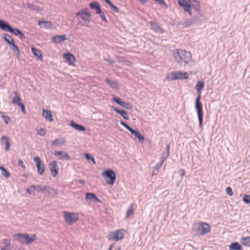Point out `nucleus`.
<instances>
[{
	"label": "nucleus",
	"mask_w": 250,
	"mask_h": 250,
	"mask_svg": "<svg viewBox=\"0 0 250 250\" xmlns=\"http://www.w3.org/2000/svg\"><path fill=\"white\" fill-rule=\"evenodd\" d=\"M173 57L175 61L181 67H190L195 64L190 52L177 49L173 51Z\"/></svg>",
	"instance_id": "nucleus-1"
},
{
	"label": "nucleus",
	"mask_w": 250,
	"mask_h": 250,
	"mask_svg": "<svg viewBox=\"0 0 250 250\" xmlns=\"http://www.w3.org/2000/svg\"><path fill=\"white\" fill-rule=\"evenodd\" d=\"M195 108L197 113L199 121V126L201 129L203 128V104L201 102V95H198L196 97L195 102Z\"/></svg>",
	"instance_id": "nucleus-2"
},
{
	"label": "nucleus",
	"mask_w": 250,
	"mask_h": 250,
	"mask_svg": "<svg viewBox=\"0 0 250 250\" xmlns=\"http://www.w3.org/2000/svg\"><path fill=\"white\" fill-rule=\"evenodd\" d=\"M76 16L80 17L83 20V23L79 22L81 26H86L90 21L91 14L87 8H84L78 12L76 14Z\"/></svg>",
	"instance_id": "nucleus-3"
},
{
	"label": "nucleus",
	"mask_w": 250,
	"mask_h": 250,
	"mask_svg": "<svg viewBox=\"0 0 250 250\" xmlns=\"http://www.w3.org/2000/svg\"><path fill=\"white\" fill-rule=\"evenodd\" d=\"M102 176L105 178L108 184L113 185L116 179L115 171L112 169H106L102 172Z\"/></svg>",
	"instance_id": "nucleus-4"
},
{
	"label": "nucleus",
	"mask_w": 250,
	"mask_h": 250,
	"mask_svg": "<svg viewBox=\"0 0 250 250\" xmlns=\"http://www.w3.org/2000/svg\"><path fill=\"white\" fill-rule=\"evenodd\" d=\"M63 214L65 222L68 225H72L79 219V215L78 213L64 211H63Z\"/></svg>",
	"instance_id": "nucleus-5"
},
{
	"label": "nucleus",
	"mask_w": 250,
	"mask_h": 250,
	"mask_svg": "<svg viewBox=\"0 0 250 250\" xmlns=\"http://www.w3.org/2000/svg\"><path fill=\"white\" fill-rule=\"evenodd\" d=\"M194 230L196 231L197 235H203L210 232V226L207 223L200 222L195 226Z\"/></svg>",
	"instance_id": "nucleus-6"
},
{
	"label": "nucleus",
	"mask_w": 250,
	"mask_h": 250,
	"mask_svg": "<svg viewBox=\"0 0 250 250\" xmlns=\"http://www.w3.org/2000/svg\"><path fill=\"white\" fill-rule=\"evenodd\" d=\"M125 230L124 229H121L115 231H111L108 234V239L109 240L119 241L124 237V233Z\"/></svg>",
	"instance_id": "nucleus-7"
},
{
	"label": "nucleus",
	"mask_w": 250,
	"mask_h": 250,
	"mask_svg": "<svg viewBox=\"0 0 250 250\" xmlns=\"http://www.w3.org/2000/svg\"><path fill=\"white\" fill-rule=\"evenodd\" d=\"M0 28L2 30L8 31L18 36L20 30L18 28H13L7 22L0 20Z\"/></svg>",
	"instance_id": "nucleus-8"
},
{
	"label": "nucleus",
	"mask_w": 250,
	"mask_h": 250,
	"mask_svg": "<svg viewBox=\"0 0 250 250\" xmlns=\"http://www.w3.org/2000/svg\"><path fill=\"white\" fill-rule=\"evenodd\" d=\"M188 78V74L187 72H182L181 71L171 72L167 76V79L171 80L187 79Z\"/></svg>",
	"instance_id": "nucleus-9"
},
{
	"label": "nucleus",
	"mask_w": 250,
	"mask_h": 250,
	"mask_svg": "<svg viewBox=\"0 0 250 250\" xmlns=\"http://www.w3.org/2000/svg\"><path fill=\"white\" fill-rule=\"evenodd\" d=\"M37 169V173L40 175H42L45 171V165L40 157L36 156L33 159Z\"/></svg>",
	"instance_id": "nucleus-10"
},
{
	"label": "nucleus",
	"mask_w": 250,
	"mask_h": 250,
	"mask_svg": "<svg viewBox=\"0 0 250 250\" xmlns=\"http://www.w3.org/2000/svg\"><path fill=\"white\" fill-rule=\"evenodd\" d=\"M43 193H46L47 195L52 198H56L58 197L59 191L57 189L53 188L47 186H44Z\"/></svg>",
	"instance_id": "nucleus-11"
},
{
	"label": "nucleus",
	"mask_w": 250,
	"mask_h": 250,
	"mask_svg": "<svg viewBox=\"0 0 250 250\" xmlns=\"http://www.w3.org/2000/svg\"><path fill=\"white\" fill-rule=\"evenodd\" d=\"M49 168L52 175L55 177L59 173V167L56 161H52L49 165Z\"/></svg>",
	"instance_id": "nucleus-12"
},
{
	"label": "nucleus",
	"mask_w": 250,
	"mask_h": 250,
	"mask_svg": "<svg viewBox=\"0 0 250 250\" xmlns=\"http://www.w3.org/2000/svg\"><path fill=\"white\" fill-rule=\"evenodd\" d=\"M178 4L181 7L183 8L185 11L188 12L189 15L192 14L190 10L189 0L188 1H187L186 0H179Z\"/></svg>",
	"instance_id": "nucleus-13"
},
{
	"label": "nucleus",
	"mask_w": 250,
	"mask_h": 250,
	"mask_svg": "<svg viewBox=\"0 0 250 250\" xmlns=\"http://www.w3.org/2000/svg\"><path fill=\"white\" fill-rule=\"evenodd\" d=\"M110 107L111 109H112L117 114H119L120 116H121L124 119L126 120H129V116L127 111L123 109H119L116 107H114V106H111Z\"/></svg>",
	"instance_id": "nucleus-14"
},
{
	"label": "nucleus",
	"mask_w": 250,
	"mask_h": 250,
	"mask_svg": "<svg viewBox=\"0 0 250 250\" xmlns=\"http://www.w3.org/2000/svg\"><path fill=\"white\" fill-rule=\"evenodd\" d=\"M85 200L86 201H93L94 203H101V200L96 196L95 193L92 192H86L85 193Z\"/></svg>",
	"instance_id": "nucleus-15"
},
{
	"label": "nucleus",
	"mask_w": 250,
	"mask_h": 250,
	"mask_svg": "<svg viewBox=\"0 0 250 250\" xmlns=\"http://www.w3.org/2000/svg\"><path fill=\"white\" fill-rule=\"evenodd\" d=\"M54 154L55 156H58L59 157V159L60 160H71L70 156L65 151L55 150L54 151Z\"/></svg>",
	"instance_id": "nucleus-16"
},
{
	"label": "nucleus",
	"mask_w": 250,
	"mask_h": 250,
	"mask_svg": "<svg viewBox=\"0 0 250 250\" xmlns=\"http://www.w3.org/2000/svg\"><path fill=\"white\" fill-rule=\"evenodd\" d=\"M0 142L2 145L4 144L5 146V151H9L10 149L11 144L9 138L3 136L1 138Z\"/></svg>",
	"instance_id": "nucleus-17"
},
{
	"label": "nucleus",
	"mask_w": 250,
	"mask_h": 250,
	"mask_svg": "<svg viewBox=\"0 0 250 250\" xmlns=\"http://www.w3.org/2000/svg\"><path fill=\"white\" fill-rule=\"evenodd\" d=\"M63 57L69 62L70 65H74L76 62L75 56L71 53H65L63 55Z\"/></svg>",
	"instance_id": "nucleus-18"
},
{
	"label": "nucleus",
	"mask_w": 250,
	"mask_h": 250,
	"mask_svg": "<svg viewBox=\"0 0 250 250\" xmlns=\"http://www.w3.org/2000/svg\"><path fill=\"white\" fill-rule=\"evenodd\" d=\"M132 135H134L136 138L138 139L141 143H143L145 141L144 136L138 130L132 129L130 131Z\"/></svg>",
	"instance_id": "nucleus-19"
},
{
	"label": "nucleus",
	"mask_w": 250,
	"mask_h": 250,
	"mask_svg": "<svg viewBox=\"0 0 250 250\" xmlns=\"http://www.w3.org/2000/svg\"><path fill=\"white\" fill-rule=\"evenodd\" d=\"M36 235L35 234L31 235L28 233H25V245H29L32 244L35 240Z\"/></svg>",
	"instance_id": "nucleus-20"
},
{
	"label": "nucleus",
	"mask_w": 250,
	"mask_h": 250,
	"mask_svg": "<svg viewBox=\"0 0 250 250\" xmlns=\"http://www.w3.org/2000/svg\"><path fill=\"white\" fill-rule=\"evenodd\" d=\"M70 125L73 128L75 129L76 130H77L79 131L83 132V131H85V130H86V128L84 126H83L81 125L75 123L73 121H70Z\"/></svg>",
	"instance_id": "nucleus-21"
},
{
	"label": "nucleus",
	"mask_w": 250,
	"mask_h": 250,
	"mask_svg": "<svg viewBox=\"0 0 250 250\" xmlns=\"http://www.w3.org/2000/svg\"><path fill=\"white\" fill-rule=\"evenodd\" d=\"M190 3V7L192 8L195 11L199 12L200 11V2L196 0H189Z\"/></svg>",
	"instance_id": "nucleus-22"
},
{
	"label": "nucleus",
	"mask_w": 250,
	"mask_h": 250,
	"mask_svg": "<svg viewBox=\"0 0 250 250\" xmlns=\"http://www.w3.org/2000/svg\"><path fill=\"white\" fill-rule=\"evenodd\" d=\"M42 116L48 121L52 122L54 120V118L50 110L43 109Z\"/></svg>",
	"instance_id": "nucleus-23"
},
{
	"label": "nucleus",
	"mask_w": 250,
	"mask_h": 250,
	"mask_svg": "<svg viewBox=\"0 0 250 250\" xmlns=\"http://www.w3.org/2000/svg\"><path fill=\"white\" fill-rule=\"evenodd\" d=\"M151 26V29L154 30L155 32L163 33L164 30L156 22L153 21H151L149 22Z\"/></svg>",
	"instance_id": "nucleus-24"
},
{
	"label": "nucleus",
	"mask_w": 250,
	"mask_h": 250,
	"mask_svg": "<svg viewBox=\"0 0 250 250\" xmlns=\"http://www.w3.org/2000/svg\"><path fill=\"white\" fill-rule=\"evenodd\" d=\"M89 7L93 9L96 10V12L97 14H100L102 13V9L99 3L98 2H93L89 4Z\"/></svg>",
	"instance_id": "nucleus-25"
},
{
	"label": "nucleus",
	"mask_w": 250,
	"mask_h": 250,
	"mask_svg": "<svg viewBox=\"0 0 250 250\" xmlns=\"http://www.w3.org/2000/svg\"><path fill=\"white\" fill-rule=\"evenodd\" d=\"M66 40V36L65 35L55 36L52 38L53 42L56 43H61Z\"/></svg>",
	"instance_id": "nucleus-26"
},
{
	"label": "nucleus",
	"mask_w": 250,
	"mask_h": 250,
	"mask_svg": "<svg viewBox=\"0 0 250 250\" xmlns=\"http://www.w3.org/2000/svg\"><path fill=\"white\" fill-rule=\"evenodd\" d=\"M65 143L64 139L62 138H57L50 142L52 146H59L61 145H64Z\"/></svg>",
	"instance_id": "nucleus-27"
},
{
	"label": "nucleus",
	"mask_w": 250,
	"mask_h": 250,
	"mask_svg": "<svg viewBox=\"0 0 250 250\" xmlns=\"http://www.w3.org/2000/svg\"><path fill=\"white\" fill-rule=\"evenodd\" d=\"M38 24L41 26V27L44 28H51L53 25L51 21L43 20L39 21H38Z\"/></svg>",
	"instance_id": "nucleus-28"
},
{
	"label": "nucleus",
	"mask_w": 250,
	"mask_h": 250,
	"mask_svg": "<svg viewBox=\"0 0 250 250\" xmlns=\"http://www.w3.org/2000/svg\"><path fill=\"white\" fill-rule=\"evenodd\" d=\"M31 51L35 57H36L38 59L42 61V55L41 50L34 47H32Z\"/></svg>",
	"instance_id": "nucleus-29"
},
{
	"label": "nucleus",
	"mask_w": 250,
	"mask_h": 250,
	"mask_svg": "<svg viewBox=\"0 0 250 250\" xmlns=\"http://www.w3.org/2000/svg\"><path fill=\"white\" fill-rule=\"evenodd\" d=\"M16 240L18 241L21 244L25 245V233H17L14 235Z\"/></svg>",
	"instance_id": "nucleus-30"
},
{
	"label": "nucleus",
	"mask_w": 250,
	"mask_h": 250,
	"mask_svg": "<svg viewBox=\"0 0 250 250\" xmlns=\"http://www.w3.org/2000/svg\"><path fill=\"white\" fill-rule=\"evenodd\" d=\"M229 250H243L241 245L237 242L231 243L229 246Z\"/></svg>",
	"instance_id": "nucleus-31"
},
{
	"label": "nucleus",
	"mask_w": 250,
	"mask_h": 250,
	"mask_svg": "<svg viewBox=\"0 0 250 250\" xmlns=\"http://www.w3.org/2000/svg\"><path fill=\"white\" fill-rule=\"evenodd\" d=\"M240 242L243 246L246 247H250V237H242L240 240Z\"/></svg>",
	"instance_id": "nucleus-32"
},
{
	"label": "nucleus",
	"mask_w": 250,
	"mask_h": 250,
	"mask_svg": "<svg viewBox=\"0 0 250 250\" xmlns=\"http://www.w3.org/2000/svg\"><path fill=\"white\" fill-rule=\"evenodd\" d=\"M193 19L194 20V21L195 24L199 22H202L205 19V17L204 15L200 13H199L198 14H197L196 16L193 17Z\"/></svg>",
	"instance_id": "nucleus-33"
},
{
	"label": "nucleus",
	"mask_w": 250,
	"mask_h": 250,
	"mask_svg": "<svg viewBox=\"0 0 250 250\" xmlns=\"http://www.w3.org/2000/svg\"><path fill=\"white\" fill-rule=\"evenodd\" d=\"M193 17L191 19H186L184 21L183 25L184 27H188L192 25L195 24Z\"/></svg>",
	"instance_id": "nucleus-34"
},
{
	"label": "nucleus",
	"mask_w": 250,
	"mask_h": 250,
	"mask_svg": "<svg viewBox=\"0 0 250 250\" xmlns=\"http://www.w3.org/2000/svg\"><path fill=\"white\" fill-rule=\"evenodd\" d=\"M204 86L203 81H199L197 83L195 88L198 94H201V91Z\"/></svg>",
	"instance_id": "nucleus-35"
},
{
	"label": "nucleus",
	"mask_w": 250,
	"mask_h": 250,
	"mask_svg": "<svg viewBox=\"0 0 250 250\" xmlns=\"http://www.w3.org/2000/svg\"><path fill=\"white\" fill-rule=\"evenodd\" d=\"M105 81L112 88L116 89L118 87V84L116 82L109 79H106Z\"/></svg>",
	"instance_id": "nucleus-36"
},
{
	"label": "nucleus",
	"mask_w": 250,
	"mask_h": 250,
	"mask_svg": "<svg viewBox=\"0 0 250 250\" xmlns=\"http://www.w3.org/2000/svg\"><path fill=\"white\" fill-rule=\"evenodd\" d=\"M0 170L1 171V174L2 176L6 178L10 177V173L3 166H0Z\"/></svg>",
	"instance_id": "nucleus-37"
},
{
	"label": "nucleus",
	"mask_w": 250,
	"mask_h": 250,
	"mask_svg": "<svg viewBox=\"0 0 250 250\" xmlns=\"http://www.w3.org/2000/svg\"><path fill=\"white\" fill-rule=\"evenodd\" d=\"M0 116L5 124H9L10 121V118L8 116L5 115L4 113L1 111H0Z\"/></svg>",
	"instance_id": "nucleus-38"
},
{
	"label": "nucleus",
	"mask_w": 250,
	"mask_h": 250,
	"mask_svg": "<svg viewBox=\"0 0 250 250\" xmlns=\"http://www.w3.org/2000/svg\"><path fill=\"white\" fill-rule=\"evenodd\" d=\"M36 187L38 188L39 187L38 186H35L34 185H31L28 188H27L26 189V192L30 195H35V188H36Z\"/></svg>",
	"instance_id": "nucleus-39"
},
{
	"label": "nucleus",
	"mask_w": 250,
	"mask_h": 250,
	"mask_svg": "<svg viewBox=\"0 0 250 250\" xmlns=\"http://www.w3.org/2000/svg\"><path fill=\"white\" fill-rule=\"evenodd\" d=\"M12 103L18 105L22 103L21 99L19 97V95H15V97L12 99Z\"/></svg>",
	"instance_id": "nucleus-40"
},
{
	"label": "nucleus",
	"mask_w": 250,
	"mask_h": 250,
	"mask_svg": "<svg viewBox=\"0 0 250 250\" xmlns=\"http://www.w3.org/2000/svg\"><path fill=\"white\" fill-rule=\"evenodd\" d=\"M134 204H130L129 208L127 209L126 213V218H128L134 213Z\"/></svg>",
	"instance_id": "nucleus-41"
},
{
	"label": "nucleus",
	"mask_w": 250,
	"mask_h": 250,
	"mask_svg": "<svg viewBox=\"0 0 250 250\" xmlns=\"http://www.w3.org/2000/svg\"><path fill=\"white\" fill-rule=\"evenodd\" d=\"M84 156L88 161L91 162L93 164H96L95 159L91 154L89 153H85Z\"/></svg>",
	"instance_id": "nucleus-42"
},
{
	"label": "nucleus",
	"mask_w": 250,
	"mask_h": 250,
	"mask_svg": "<svg viewBox=\"0 0 250 250\" xmlns=\"http://www.w3.org/2000/svg\"><path fill=\"white\" fill-rule=\"evenodd\" d=\"M26 6L31 9V10H34V11H39L40 9V7L36 5H34L33 4H31L30 3H28L27 2L26 4Z\"/></svg>",
	"instance_id": "nucleus-43"
},
{
	"label": "nucleus",
	"mask_w": 250,
	"mask_h": 250,
	"mask_svg": "<svg viewBox=\"0 0 250 250\" xmlns=\"http://www.w3.org/2000/svg\"><path fill=\"white\" fill-rule=\"evenodd\" d=\"M4 40L9 44H10L12 42H14L11 36L7 34H5L4 35Z\"/></svg>",
	"instance_id": "nucleus-44"
},
{
	"label": "nucleus",
	"mask_w": 250,
	"mask_h": 250,
	"mask_svg": "<svg viewBox=\"0 0 250 250\" xmlns=\"http://www.w3.org/2000/svg\"><path fill=\"white\" fill-rule=\"evenodd\" d=\"M121 106L127 110H131L132 108V105L131 103L124 101L121 105Z\"/></svg>",
	"instance_id": "nucleus-45"
},
{
	"label": "nucleus",
	"mask_w": 250,
	"mask_h": 250,
	"mask_svg": "<svg viewBox=\"0 0 250 250\" xmlns=\"http://www.w3.org/2000/svg\"><path fill=\"white\" fill-rule=\"evenodd\" d=\"M113 101L116 104H118L119 105H120V106H121V105L124 102V101H122V100L118 97H115L114 96V95H113Z\"/></svg>",
	"instance_id": "nucleus-46"
},
{
	"label": "nucleus",
	"mask_w": 250,
	"mask_h": 250,
	"mask_svg": "<svg viewBox=\"0 0 250 250\" xmlns=\"http://www.w3.org/2000/svg\"><path fill=\"white\" fill-rule=\"evenodd\" d=\"M243 201L246 204H250V195L245 194L243 197Z\"/></svg>",
	"instance_id": "nucleus-47"
},
{
	"label": "nucleus",
	"mask_w": 250,
	"mask_h": 250,
	"mask_svg": "<svg viewBox=\"0 0 250 250\" xmlns=\"http://www.w3.org/2000/svg\"><path fill=\"white\" fill-rule=\"evenodd\" d=\"M120 124L124 126L129 132L132 129V128H131L126 122H124V121L121 120L120 121Z\"/></svg>",
	"instance_id": "nucleus-48"
},
{
	"label": "nucleus",
	"mask_w": 250,
	"mask_h": 250,
	"mask_svg": "<svg viewBox=\"0 0 250 250\" xmlns=\"http://www.w3.org/2000/svg\"><path fill=\"white\" fill-rule=\"evenodd\" d=\"M46 133V130L45 128H40L38 130L37 134L41 136H44Z\"/></svg>",
	"instance_id": "nucleus-49"
},
{
	"label": "nucleus",
	"mask_w": 250,
	"mask_h": 250,
	"mask_svg": "<svg viewBox=\"0 0 250 250\" xmlns=\"http://www.w3.org/2000/svg\"><path fill=\"white\" fill-rule=\"evenodd\" d=\"M10 45H11V49L14 52H19V48L18 46L16 44H15L14 42H12Z\"/></svg>",
	"instance_id": "nucleus-50"
},
{
	"label": "nucleus",
	"mask_w": 250,
	"mask_h": 250,
	"mask_svg": "<svg viewBox=\"0 0 250 250\" xmlns=\"http://www.w3.org/2000/svg\"><path fill=\"white\" fill-rule=\"evenodd\" d=\"M169 156V153L163 154L162 156L160 158V161L162 162V163H164V162L167 160V159L168 157Z\"/></svg>",
	"instance_id": "nucleus-51"
},
{
	"label": "nucleus",
	"mask_w": 250,
	"mask_h": 250,
	"mask_svg": "<svg viewBox=\"0 0 250 250\" xmlns=\"http://www.w3.org/2000/svg\"><path fill=\"white\" fill-rule=\"evenodd\" d=\"M226 193L227 194V195H229V196H232L233 195V191H232V188L231 187H228L226 188Z\"/></svg>",
	"instance_id": "nucleus-52"
},
{
	"label": "nucleus",
	"mask_w": 250,
	"mask_h": 250,
	"mask_svg": "<svg viewBox=\"0 0 250 250\" xmlns=\"http://www.w3.org/2000/svg\"><path fill=\"white\" fill-rule=\"evenodd\" d=\"M3 242V244L5 245V247H9L11 245V241L10 239H4L2 240Z\"/></svg>",
	"instance_id": "nucleus-53"
},
{
	"label": "nucleus",
	"mask_w": 250,
	"mask_h": 250,
	"mask_svg": "<svg viewBox=\"0 0 250 250\" xmlns=\"http://www.w3.org/2000/svg\"><path fill=\"white\" fill-rule=\"evenodd\" d=\"M18 106L20 107L21 111L23 113L25 114L26 113L25 105L22 103L20 104Z\"/></svg>",
	"instance_id": "nucleus-54"
},
{
	"label": "nucleus",
	"mask_w": 250,
	"mask_h": 250,
	"mask_svg": "<svg viewBox=\"0 0 250 250\" xmlns=\"http://www.w3.org/2000/svg\"><path fill=\"white\" fill-rule=\"evenodd\" d=\"M18 164L19 166L21 167L22 168H23L24 169L25 168V166L22 160H21V159L19 160L18 162Z\"/></svg>",
	"instance_id": "nucleus-55"
},
{
	"label": "nucleus",
	"mask_w": 250,
	"mask_h": 250,
	"mask_svg": "<svg viewBox=\"0 0 250 250\" xmlns=\"http://www.w3.org/2000/svg\"><path fill=\"white\" fill-rule=\"evenodd\" d=\"M163 163L160 161L158 163H157L155 166L154 167L156 169H157L159 171V169L162 167Z\"/></svg>",
	"instance_id": "nucleus-56"
},
{
	"label": "nucleus",
	"mask_w": 250,
	"mask_h": 250,
	"mask_svg": "<svg viewBox=\"0 0 250 250\" xmlns=\"http://www.w3.org/2000/svg\"><path fill=\"white\" fill-rule=\"evenodd\" d=\"M18 36L20 38L21 40H24L25 39V36L23 34V33L20 30L19 33H18Z\"/></svg>",
	"instance_id": "nucleus-57"
},
{
	"label": "nucleus",
	"mask_w": 250,
	"mask_h": 250,
	"mask_svg": "<svg viewBox=\"0 0 250 250\" xmlns=\"http://www.w3.org/2000/svg\"><path fill=\"white\" fill-rule=\"evenodd\" d=\"M18 36L20 38L21 40H24L25 39V36L23 34V33L20 30L19 33H18Z\"/></svg>",
	"instance_id": "nucleus-58"
},
{
	"label": "nucleus",
	"mask_w": 250,
	"mask_h": 250,
	"mask_svg": "<svg viewBox=\"0 0 250 250\" xmlns=\"http://www.w3.org/2000/svg\"><path fill=\"white\" fill-rule=\"evenodd\" d=\"M110 7H111L112 10L115 12H116V13L119 12V9H118V8L117 6H116L115 5H114L113 4H112V5L110 6Z\"/></svg>",
	"instance_id": "nucleus-59"
},
{
	"label": "nucleus",
	"mask_w": 250,
	"mask_h": 250,
	"mask_svg": "<svg viewBox=\"0 0 250 250\" xmlns=\"http://www.w3.org/2000/svg\"><path fill=\"white\" fill-rule=\"evenodd\" d=\"M153 0L157 2L160 4L165 5L167 6V4L165 2L164 0Z\"/></svg>",
	"instance_id": "nucleus-60"
},
{
	"label": "nucleus",
	"mask_w": 250,
	"mask_h": 250,
	"mask_svg": "<svg viewBox=\"0 0 250 250\" xmlns=\"http://www.w3.org/2000/svg\"><path fill=\"white\" fill-rule=\"evenodd\" d=\"M100 14V17L102 19V20L103 21H104V22H107V20H106L104 15V14L102 13L101 14Z\"/></svg>",
	"instance_id": "nucleus-61"
},
{
	"label": "nucleus",
	"mask_w": 250,
	"mask_h": 250,
	"mask_svg": "<svg viewBox=\"0 0 250 250\" xmlns=\"http://www.w3.org/2000/svg\"><path fill=\"white\" fill-rule=\"evenodd\" d=\"M36 186H38L39 187L35 188V190L36 189H38L39 191H41V192H42L43 193L44 192V191L42 190V189H44V187H42V186L41 185H37Z\"/></svg>",
	"instance_id": "nucleus-62"
},
{
	"label": "nucleus",
	"mask_w": 250,
	"mask_h": 250,
	"mask_svg": "<svg viewBox=\"0 0 250 250\" xmlns=\"http://www.w3.org/2000/svg\"><path fill=\"white\" fill-rule=\"evenodd\" d=\"M180 175L183 177L184 175H185V170L184 169H181L179 171Z\"/></svg>",
	"instance_id": "nucleus-63"
},
{
	"label": "nucleus",
	"mask_w": 250,
	"mask_h": 250,
	"mask_svg": "<svg viewBox=\"0 0 250 250\" xmlns=\"http://www.w3.org/2000/svg\"><path fill=\"white\" fill-rule=\"evenodd\" d=\"M158 172H159L158 170L156 169L154 167H153L152 176L157 175L158 174Z\"/></svg>",
	"instance_id": "nucleus-64"
}]
</instances>
